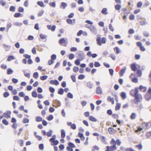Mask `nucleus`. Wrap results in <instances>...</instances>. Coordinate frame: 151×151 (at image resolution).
I'll use <instances>...</instances> for the list:
<instances>
[{"instance_id": "1", "label": "nucleus", "mask_w": 151, "mask_h": 151, "mask_svg": "<svg viewBox=\"0 0 151 151\" xmlns=\"http://www.w3.org/2000/svg\"><path fill=\"white\" fill-rule=\"evenodd\" d=\"M97 37L96 38V42L97 44L99 46H101L103 44L106 43V39L105 37H102L101 39L100 36L99 35H97Z\"/></svg>"}, {"instance_id": "2", "label": "nucleus", "mask_w": 151, "mask_h": 151, "mask_svg": "<svg viewBox=\"0 0 151 151\" xmlns=\"http://www.w3.org/2000/svg\"><path fill=\"white\" fill-rule=\"evenodd\" d=\"M134 97V102L135 104H137L140 102L142 99V96L138 93Z\"/></svg>"}, {"instance_id": "3", "label": "nucleus", "mask_w": 151, "mask_h": 151, "mask_svg": "<svg viewBox=\"0 0 151 151\" xmlns=\"http://www.w3.org/2000/svg\"><path fill=\"white\" fill-rule=\"evenodd\" d=\"M110 143L112 145L110 147V151H114V150H116L117 147L116 146V142L114 138H112L110 141Z\"/></svg>"}, {"instance_id": "4", "label": "nucleus", "mask_w": 151, "mask_h": 151, "mask_svg": "<svg viewBox=\"0 0 151 151\" xmlns=\"http://www.w3.org/2000/svg\"><path fill=\"white\" fill-rule=\"evenodd\" d=\"M138 88L136 87L135 88L134 90L132 89L130 91V93L131 96L134 97L135 95L138 94Z\"/></svg>"}, {"instance_id": "5", "label": "nucleus", "mask_w": 151, "mask_h": 151, "mask_svg": "<svg viewBox=\"0 0 151 151\" xmlns=\"http://www.w3.org/2000/svg\"><path fill=\"white\" fill-rule=\"evenodd\" d=\"M12 112L10 111H8L3 114V116L6 118H10Z\"/></svg>"}, {"instance_id": "6", "label": "nucleus", "mask_w": 151, "mask_h": 151, "mask_svg": "<svg viewBox=\"0 0 151 151\" xmlns=\"http://www.w3.org/2000/svg\"><path fill=\"white\" fill-rule=\"evenodd\" d=\"M78 56L79 57L78 59L80 60H83L85 57V55L83 51H81L78 54Z\"/></svg>"}, {"instance_id": "7", "label": "nucleus", "mask_w": 151, "mask_h": 151, "mask_svg": "<svg viewBox=\"0 0 151 151\" xmlns=\"http://www.w3.org/2000/svg\"><path fill=\"white\" fill-rule=\"evenodd\" d=\"M2 46L3 48L5 49L6 51H8L11 49V46L10 45L4 43L3 44Z\"/></svg>"}, {"instance_id": "8", "label": "nucleus", "mask_w": 151, "mask_h": 151, "mask_svg": "<svg viewBox=\"0 0 151 151\" xmlns=\"http://www.w3.org/2000/svg\"><path fill=\"white\" fill-rule=\"evenodd\" d=\"M130 67L132 70L133 71H135L137 70V67L136 65V63H134L131 65Z\"/></svg>"}, {"instance_id": "9", "label": "nucleus", "mask_w": 151, "mask_h": 151, "mask_svg": "<svg viewBox=\"0 0 151 151\" xmlns=\"http://www.w3.org/2000/svg\"><path fill=\"white\" fill-rule=\"evenodd\" d=\"M50 83L51 84L54 85L56 86H58L59 84V82L56 79L55 80H52L50 81Z\"/></svg>"}, {"instance_id": "10", "label": "nucleus", "mask_w": 151, "mask_h": 151, "mask_svg": "<svg viewBox=\"0 0 151 151\" xmlns=\"http://www.w3.org/2000/svg\"><path fill=\"white\" fill-rule=\"evenodd\" d=\"M47 27L49 30H51L52 31L54 32L55 31L56 26L55 25H53L51 26L50 25H48Z\"/></svg>"}, {"instance_id": "11", "label": "nucleus", "mask_w": 151, "mask_h": 151, "mask_svg": "<svg viewBox=\"0 0 151 151\" xmlns=\"http://www.w3.org/2000/svg\"><path fill=\"white\" fill-rule=\"evenodd\" d=\"M144 97L147 101H149L151 99V95L148 93H147L145 95Z\"/></svg>"}, {"instance_id": "12", "label": "nucleus", "mask_w": 151, "mask_h": 151, "mask_svg": "<svg viewBox=\"0 0 151 151\" xmlns=\"http://www.w3.org/2000/svg\"><path fill=\"white\" fill-rule=\"evenodd\" d=\"M51 142V145L52 146H56L59 143V141L58 140H55L50 141Z\"/></svg>"}, {"instance_id": "13", "label": "nucleus", "mask_w": 151, "mask_h": 151, "mask_svg": "<svg viewBox=\"0 0 151 151\" xmlns=\"http://www.w3.org/2000/svg\"><path fill=\"white\" fill-rule=\"evenodd\" d=\"M96 93L98 94L102 93V89L100 86H98L96 89Z\"/></svg>"}, {"instance_id": "14", "label": "nucleus", "mask_w": 151, "mask_h": 151, "mask_svg": "<svg viewBox=\"0 0 151 151\" xmlns=\"http://www.w3.org/2000/svg\"><path fill=\"white\" fill-rule=\"evenodd\" d=\"M127 69L126 67H124L122 69L120 72H119V74L121 76H123L124 73H125V70Z\"/></svg>"}, {"instance_id": "15", "label": "nucleus", "mask_w": 151, "mask_h": 151, "mask_svg": "<svg viewBox=\"0 0 151 151\" xmlns=\"http://www.w3.org/2000/svg\"><path fill=\"white\" fill-rule=\"evenodd\" d=\"M139 89L143 92H145L147 91V88L146 87L143 86L142 85H141L139 86Z\"/></svg>"}, {"instance_id": "16", "label": "nucleus", "mask_w": 151, "mask_h": 151, "mask_svg": "<svg viewBox=\"0 0 151 151\" xmlns=\"http://www.w3.org/2000/svg\"><path fill=\"white\" fill-rule=\"evenodd\" d=\"M67 6V4L64 2H62L61 3L60 6V8H62L63 9H65L66 7Z\"/></svg>"}, {"instance_id": "17", "label": "nucleus", "mask_w": 151, "mask_h": 151, "mask_svg": "<svg viewBox=\"0 0 151 151\" xmlns=\"http://www.w3.org/2000/svg\"><path fill=\"white\" fill-rule=\"evenodd\" d=\"M90 31L92 32L93 34H96V27L93 25H91V27L90 29Z\"/></svg>"}, {"instance_id": "18", "label": "nucleus", "mask_w": 151, "mask_h": 151, "mask_svg": "<svg viewBox=\"0 0 151 151\" xmlns=\"http://www.w3.org/2000/svg\"><path fill=\"white\" fill-rule=\"evenodd\" d=\"M114 50L115 51L116 54H118L121 52V50L119 47H116L114 48Z\"/></svg>"}, {"instance_id": "19", "label": "nucleus", "mask_w": 151, "mask_h": 151, "mask_svg": "<svg viewBox=\"0 0 151 151\" xmlns=\"http://www.w3.org/2000/svg\"><path fill=\"white\" fill-rule=\"evenodd\" d=\"M120 96L123 100H124L126 98L127 96L125 92H122L120 93Z\"/></svg>"}, {"instance_id": "20", "label": "nucleus", "mask_w": 151, "mask_h": 151, "mask_svg": "<svg viewBox=\"0 0 151 151\" xmlns=\"http://www.w3.org/2000/svg\"><path fill=\"white\" fill-rule=\"evenodd\" d=\"M86 86L88 88L91 89L93 88V85L92 83L89 81L87 83Z\"/></svg>"}, {"instance_id": "21", "label": "nucleus", "mask_w": 151, "mask_h": 151, "mask_svg": "<svg viewBox=\"0 0 151 151\" xmlns=\"http://www.w3.org/2000/svg\"><path fill=\"white\" fill-rule=\"evenodd\" d=\"M58 42L60 44L62 45L65 43V40L64 38H62L59 40Z\"/></svg>"}, {"instance_id": "22", "label": "nucleus", "mask_w": 151, "mask_h": 151, "mask_svg": "<svg viewBox=\"0 0 151 151\" xmlns=\"http://www.w3.org/2000/svg\"><path fill=\"white\" fill-rule=\"evenodd\" d=\"M89 119L93 122H96L97 121V119L94 116H90L89 117Z\"/></svg>"}, {"instance_id": "23", "label": "nucleus", "mask_w": 151, "mask_h": 151, "mask_svg": "<svg viewBox=\"0 0 151 151\" xmlns=\"http://www.w3.org/2000/svg\"><path fill=\"white\" fill-rule=\"evenodd\" d=\"M65 136V130L62 129L61 130V138H64Z\"/></svg>"}, {"instance_id": "24", "label": "nucleus", "mask_w": 151, "mask_h": 151, "mask_svg": "<svg viewBox=\"0 0 151 151\" xmlns=\"http://www.w3.org/2000/svg\"><path fill=\"white\" fill-rule=\"evenodd\" d=\"M64 92V89L62 88H60L58 89V93L59 94L62 95Z\"/></svg>"}, {"instance_id": "25", "label": "nucleus", "mask_w": 151, "mask_h": 151, "mask_svg": "<svg viewBox=\"0 0 151 151\" xmlns=\"http://www.w3.org/2000/svg\"><path fill=\"white\" fill-rule=\"evenodd\" d=\"M121 104L120 103H117L115 107V110L117 111L119 109L121 108Z\"/></svg>"}, {"instance_id": "26", "label": "nucleus", "mask_w": 151, "mask_h": 151, "mask_svg": "<svg viewBox=\"0 0 151 151\" xmlns=\"http://www.w3.org/2000/svg\"><path fill=\"white\" fill-rule=\"evenodd\" d=\"M54 103H55L57 105L58 107H59L61 106V102L59 101L57 99H55L54 100Z\"/></svg>"}, {"instance_id": "27", "label": "nucleus", "mask_w": 151, "mask_h": 151, "mask_svg": "<svg viewBox=\"0 0 151 151\" xmlns=\"http://www.w3.org/2000/svg\"><path fill=\"white\" fill-rule=\"evenodd\" d=\"M107 9L106 8H103L101 10V13L104 15H106L108 14V13L107 12Z\"/></svg>"}, {"instance_id": "28", "label": "nucleus", "mask_w": 151, "mask_h": 151, "mask_svg": "<svg viewBox=\"0 0 151 151\" xmlns=\"http://www.w3.org/2000/svg\"><path fill=\"white\" fill-rule=\"evenodd\" d=\"M15 59L14 56L12 55L9 56L7 58V60L8 61H10L12 60H14Z\"/></svg>"}, {"instance_id": "29", "label": "nucleus", "mask_w": 151, "mask_h": 151, "mask_svg": "<svg viewBox=\"0 0 151 151\" xmlns=\"http://www.w3.org/2000/svg\"><path fill=\"white\" fill-rule=\"evenodd\" d=\"M13 70L10 68H7V74L8 75H10L13 73Z\"/></svg>"}, {"instance_id": "30", "label": "nucleus", "mask_w": 151, "mask_h": 151, "mask_svg": "<svg viewBox=\"0 0 151 151\" xmlns=\"http://www.w3.org/2000/svg\"><path fill=\"white\" fill-rule=\"evenodd\" d=\"M107 100L111 102L112 104L114 103V101L113 98H111L110 96H108L107 98Z\"/></svg>"}, {"instance_id": "31", "label": "nucleus", "mask_w": 151, "mask_h": 151, "mask_svg": "<svg viewBox=\"0 0 151 151\" xmlns=\"http://www.w3.org/2000/svg\"><path fill=\"white\" fill-rule=\"evenodd\" d=\"M24 141L23 139H19L18 141V143L20 144V146L22 147L24 145Z\"/></svg>"}, {"instance_id": "32", "label": "nucleus", "mask_w": 151, "mask_h": 151, "mask_svg": "<svg viewBox=\"0 0 151 151\" xmlns=\"http://www.w3.org/2000/svg\"><path fill=\"white\" fill-rule=\"evenodd\" d=\"M32 96L33 97L36 98L37 96V94L36 91H33L32 93Z\"/></svg>"}, {"instance_id": "33", "label": "nucleus", "mask_w": 151, "mask_h": 151, "mask_svg": "<svg viewBox=\"0 0 151 151\" xmlns=\"http://www.w3.org/2000/svg\"><path fill=\"white\" fill-rule=\"evenodd\" d=\"M37 4L41 7H44V4L43 2L42 1H38L37 2Z\"/></svg>"}, {"instance_id": "34", "label": "nucleus", "mask_w": 151, "mask_h": 151, "mask_svg": "<svg viewBox=\"0 0 151 151\" xmlns=\"http://www.w3.org/2000/svg\"><path fill=\"white\" fill-rule=\"evenodd\" d=\"M68 146L70 147L74 148L75 147V145L73 143L71 142H69L68 143Z\"/></svg>"}, {"instance_id": "35", "label": "nucleus", "mask_w": 151, "mask_h": 151, "mask_svg": "<svg viewBox=\"0 0 151 151\" xmlns=\"http://www.w3.org/2000/svg\"><path fill=\"white\" fill-rule=\"evenodd\" d=\"M81 61V60L78 58L75 61L74 63L76 65H79L80 64Z\"/></svg>"}, {"instance_id": "36", "label": "nucleus", "mask_w": 151, "mask_h": 151, "mask_svg": "<svg viewBox=\"0 0 151 151\" xmlns=\"http://www.w3.org/2000/svg\"><path fill=\"white\" fill-rule=\"evenodd\" d=\"M137 74L138 77H141L142 75L141 70L140 69H138L137 70Z\"/></svg>"}, {"instance_id": "37", "label": "nucleus", "mask_w": 151, "mask_h": 151, "mask_svg": "<svg viewBox=\"0 0 151 151\" xmlns=\"http://www.w3.org/2000/svg\"><path fill=\"white\" fill-rule=\"evenodd\" d=\"M42 119L40 116H37L36 117V121L37 122H39L42 121Z\"/></svg>"}, {"instance_id": "38", "label": "nucleus", "mask_w": 151, "mask_h": 151, "mask_svg": "<svg viewBox=\"0 0 151 151\" xmlns=\"http://www.w3.org/2000/svg\"><path fill=\"white\" fill-rule=\"evenodd\" d=\"M53 132L52 130L51 129L49 131L47 132L46 134L48 137H50L52 136V134Z\"/></svg>"}, {"instance_id": "39", "label": "nucleus", "mask_w": 151, "mask_h": 151, "mask_svg": "<svg viewBox=\"0 0 151 151\" xmlns=\"http://www.w3.org/2000/svg\"><path fill=\"white\" fill-rule=\"evenodd\" d=\"M121 8V5L119 4H117L115 5V9L117 10H119Z\"/></svg>"}, {"instance_id": "40", "label": "nucleus", "mask_w": 151, "mask_h": 151, "mask_svg": "<svg viewBox=\"0 0 151 151\" xmlns=\"http://www.w3.org/2000/svg\"><path fill=\"white\" fill-rule=\"evenodd\" d=\"M48 77V76L47 75H44L41 76L40 77V79L42 81H44L46 80Z\"/></svg>"}, {"instance_id": "41", "label": "nucleus", "mask_w": 151, "mask_h": 151, "mask_svg": "<svg viewBox=\"0 0 151 151\" xmlns=\"http://www.w3.org/2000/svg\"><path fill=\"white\" fill-rule=\"evenodd\" d=\"M136 115V114L135 113H133L130 115V118L132 119H134L135 118Z\"/></svg>"}, {"instance_id": "42", "label": "nucleus", "mask_w": 151, "mask_h": 151, "mask_svg": "<svg viewBox=\"0 0 151 151\" xmlns=\"http://www.w3.org/2000/svg\"><path fill=\"white\" fill-rule=\"evenodd\" d=\"M67 97L70 99H73V94L70 92H69L68 93L67 95Z\"/></svg>"}, {"instance_id": "43", "label": "nucleus", "mask_w": 151, "mask_h": 151, "mask_svg": "<svg viewBox=\"0 0 151 151\" xmlns=\"http://www.w3.org/2000/svg\"><path fill=\"white\" fill-rule=\"evenodd\" d=\"M33 77L35 78H37L39 76V74L37 72H35L33 74Z\"/></svg>"}, {"instance_id": "44", "label": "nucleus", "mask_w": 151, "mask_h": 151, "mask_svg": "<svg viewBox=\"0 0 151 151\" xmlns=\"http://www.w3.org/2000/svg\"><path fill=\"white\" fill-rule=\"evenodd\" d=\"M50 6L55 8L56 6V4L55 1L53 2H50L49 3Z\"/></svg>"}, {"instance_id": "45", "label": "nucleus", "mask_w": 151, "mask_h": 151, "mask_svg": "<svg viewBox=\"0 0 151 151\" xmlns=\"http://www.w3.org/2000/svg\"><path fill=\"white\" fill-rule=\"evenodd\" d=\"M53 116L52 114H50L47 118V119L49 121H50L53 119Z\"/></svg>"}, {"instance_id": "46", "label": "nucleus", "mask_w": 151, "mask_h": 151, "mask_svg": "<svg viewBox=\"0 0 151 151\" xmlns=\"http://www.w3.org/2000/svg\"><path fill=\"white\" fill-rule=\"evenodd\" d=\"M114 130V129L111 127H109L108 129V131L109 133L111 134H112L114 133L113 131Z\"/></svg>"}, {"instance_id": "47", "label": "nucleus", "mask_w": 151, "mask_h": 151, "mask_svg": "<svg viewBox=\"0 0 151 151\" xmlns=\"http://www.w3.org/2000/svg\"><path fill=\"white\" fill-rule=\"evenodd\" d=\"M2 123L5 125H7L9 124L8 122L6 119H4L2 120Z\"/></svg>"}, {"instance_id": "48", "label": "nucleus", "mask_w": 151, "mask_h": 151, "mask_svg": "<svg viewBox=\"0 0 151 151\" xmlns=\"http://www.w3.org/2000/svg\"><path fill=\"white\" fill-rule=\"evenodd\" d=\"M22 25V23L18 22H15L14 23V25L17 26L21 27Z\"/></svg>"}, {"instance_id": "49", "label": "nucleus", "mask_w": 151, "mask_h": 151, "mask_svg": "<svg viewBox=\"0 0 151 151\" xmlns=\"http://www.w3.org/2000/svg\"><path fill=\"white\" fill-rule=\"evenodd\" d=\"M85 77V76L84 74H80L78 77V79L79 80H82Z\"/></svg>"}, {"instance_id": "50", "label": "nucleus", "mask_w": 151, "mask_h": 151, "mask_svg": "<svg viewBox=\"0 0 151 151\" xmlns=\"http://www.w3.org/2000/svg\"><path fill=\"white\" fill-rule=\"evenodd\" d=\"M15 7L14 6H12L9 8V11L11 12H14L15 10Z\"/></svg>"}, {"instance_id": "51", "label": "nucleus", "mask_w": 151, "mask_h": 151, "mask_svg": "<svg viewBox=\"0 0 151 151\" xmlns=\"http://www.w3.org/2000/svg\"><path fill=\"white\" fill-rule=\"evenodd\" d=\"M139 150H141L142 148V145L141 143L135 146Z\"/></svg>"}, {"instance_id": "52", "label": "nucleus", "mask_w": 151, "mask_h": 151, "mask_svg": "<svg viewBox=\"0 0 151 151\" xmlns=\"http://www.w3.org/2000/svg\"><path fill=\"white\" fill-rule=\"evenodd\" d=\"M69 59L70 60H72L74 58V55L73 53L70 54L68 56Z\"/></svg>"}, {"instance_id": "53", "label": "nucleus", "mask_w": 151, "mask_h": 151, "mask_svg": "<svg viewBox=\"0 0 151 151\" xmlns=\"http://www.w3.org/2000/svg\"><path fill=\"white\" fill-rule=\"evenodd\" d=\"M79 68L77 66H75L73 68V72L76 73L79 70Z\"/></svg>"}, {"instance_id": "54", "label": "nucleus", "mask_w": 151, "mask_h": 151, "mask_svg": "<svg viewBox=\"0 0 151 151\" xmlns=\"http://www.w3.org/2000/svg\"><path fill=\"white\" fill-rule=\"evenodd\" d=\"M18 11L19 12H24V9L23 7L19 6L18 9Z\"/></svg>"}, {"instance_id": "55", "label": "nucleus", "mask_w": 151, "mask_h": 151, "mask_svg": "<svg viewBox=\"0 0 151 151\" xmlns=\"http://www.w3.org/2000/svg\"><path fill=\"white\" fill-rule=\"evenodd\" d=\"M94 65L95 67H98L101 66V64L99 62L96 61L94 62Z\"/></svg>"}, {"instance_id": "56", "label": "nucleus", "mask_w": 151, "mask_h": 151, "mask_svg": "<svg viewBox=\"0 0 151 151\" xmlns=\"http://www.w3.org/2000/svg\"><path fill=\"white\" fill-rule=\"evenodd\" d=\"M49 90L51 93H53L55 92V90L54 88L52 87H50L49 88Z\"/></svg>"}, {"instance_id": "57", "label": "nucleus", "mask_w": 151, "mask_h": 151, "mask_svg": "<svg viewBox=\"0 0 151 151\" xmlns=\"http://www.w3.org/2000/svg\"><path fill=\"white\" fill-rule=\"evenodd\" d=\"M21 15V14L20 13H16L14 14V16L15 17L17 18L19 17Z\"/></svg>"}, {"instance_id": "58", "label": "nucleus", "mask_w": 151, "mask_h": 151, "mask_svg": "<svg viewBox=\"0 0 151 151\" xmlns=\"http://www.w3.org/2000/svg\"><path fill=\"white\" fill-rule=\"evenodd\" d=\"M56 55L55 54H53L51 56V60H55L56 58Z\"/></svg>"}, {"instance_id": "59", "label": "nucleus", "mask_w": 151, "mask_h": 151, "mask_svg": "<svg viewBox=\"0 0 151 151\" xmlns=\"http://www.w3.org/2000/svg\"><path fill=\"white\" fill-rule=\"evenodd\" d=\"M39 148L40 150H43L44 149V145L43 144L41 143L39 145Z\"/></svg>"}, {"instance_id": "60", "label": "nucleus", "mask_w": 151, "mask_h": 151, "mask_svg": "<svg viewBox=\"0 0 151 151\" xmlns=\"http://www.w3.org/2000/svg\"><path fill=\"white\" fill-rule=\"evenodd\" d=\"M70 78L72 80V81L75 82L76 81V76L74 75H72L70 76Z\"/></svg>"}, {"instance_id": "61", "label": "nucleus", "mask_w": 151, "mask_h": 151, "mask_svg": "<svg viewBox=\"0 0 151 151\" xmlns=\"http://www.w3.org/2000/svg\"><path fill=\"white\" fill-rule=\"evenodd\" d=\"M18 95L20 97H23L25 96V93L24 92L21 91L19 93Z\"/></svg>"}, {"instance_id": "62", "label": "nucleus", "mask_w": 151, "mask_h": 151, "mask_svg": "<svg viewBox=\"0 0 151 151\" xmlns=\"http://www.w3.org/2000/svg\"><path fill=\"white\" fill-rule=\"evenodd\" d=\"M3 96L4 98H6L9 95V93L8 92H5L3 93Z\"/></svg>"}, {"instance_id": "63", "label": "nucleus", "mask_w": 151, "mask_h": 151, "mask_svg": "<svg viewBox=\"0 0 151 151\" xmlns=\"http://www.w3.org/2000/svg\"><path fill=\"white\" fill-rule=\"evenodd\" d=\"M37 92L38 93H40L42 92L43 90L42 88L38 87L37 89Z\"/></svg>"}, {"instance_id": "64", "label": "nucleus", "mask_w": 151, "mask_h": 151, "mask_svg": "<svg viewBox=\"0 0 151 151\" xmlns=\"http://www.w3.org/2000/svg\"><path fill=\"white\" fill-rule=\"evenodd\" d=\"M132 81L133 82L135 83H137L138 82V79L136 77H134L132 78Z\"/></svg>"}]
</instances>
